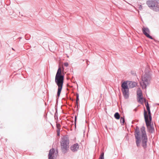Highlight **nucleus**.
I'll list each match as a JSON object with an SVG mask.
<instances>
[{
	"mask_svg": "<svg viewBox=\"0 0 159 159\" xmlns=\"http://www.w3.org/2000/svg\"><path fill=\"white\" fill-rule=\"evenodd\" d=\"M135 136L137 146L138 147L140 145L141 137L142 144L143 147V148H145L147 146L148 139L145 127H142L140 129V132L139 128L137 127H136L135 131Z\"/></svg>",
	"mask_w": 159,
	"mask_h": 159,
	"instance_id": "nucleus-1",
	"label": "nucleus"
},
{
	"mask_svg": "<svg viewBox=\"0 0 159 159\" xmlns=\"http://www.w3.org/2000/svg\"><path fill=\"white\" fill-rule=\"evenodd\" d=\"M150 69L148 66H147L144 70V74L142 77L141 80L140 82V84L143 89H146L150 83L151 77L149 73Z\"/></svg>",
	"mask_w": 159,
	"mask_h": 159,
	"instance_id": "nucleus-2",
	"label": "nucleus"
},
{
	"mask_svg": "<svg viewBox=\"0 0 159 159\" xmlns=\"http://www.w3.org/2000/svg\"><path fill=\"white\" fill-rule=\"evenodd\" d=\"M146 106L148 111V114L147 112L145 110L144 111V116L146 124L149 132L152 133L154 131V128L153 125L151 124L152 117L149 107L148 102L146 104Z\"/></svg>",
	"mask_w": 159,
	"mask_h": 159,
	"instance_id": "nucleus-3",
	"label": "nucleus"
},
{
	"mask_svg": "<svg viewBox=\"0 0 159 159\" xmlns=\"http://www.w3.org/2000/svg\"><path fill=\"white\" fill-rule=\"evenodd\" d=\"M64 80V76L61 75V70L59 67L56 73L55 82L58 86L57 95L59 97L62 89Z\"/></svg>",
	"mask_w": 159,
	"mask_h": 159,
	"instance_id": "nucleus-4",
	"label": "nucleus"
},
{
	"mask_svg": "<svg viewBox=\"0 0 159 159\" xmlns=\"http://www.w3.org/2000/svg\"><path fill=\"white\" fill-rule=\"evenodd\" d=\"M69 144V139L66 137H63L62 139L61 142V148L64 153H66L68 149Z\"/></svg>",
	"mask_w": 159,
	"mask_h": 159,
	"instance_id": "nucleus-5",
	"label": "nucleus"
},
{
	"mask_svg": "<svg viewBox=\"0 0 159 159\" xmlns=\"http://www.w3.org/2000/svg\"><path fill=\"white\" fill-rule=\"evenodd\" d=\"M58 156V151L54 149H51L48 154V159H56Z\"/></svg>",
	"mask_w": 159,
	"mask_h": 159,
	"instance_id": "nucleus-6",
	"label": "nucleus"
},
{
	"mask_svg": "<svg viewBox=\"0 0 159 159\" xmlns=\"http://www.w3.org/2000/svg\"><path fill=\"white\" fill-rule=\"evenodd\" d=\"M157 4H158V0H149L147 2V5L152 10Z\"/></svg>",
	"mask_w": 159,
	"mask_h": 159,
	"instance_id": "nucleus-7",
	"label": "nucleus"
},
{
	"mask_svg": "<svg viewBox=\"0 0 159 159\" xmlns=\"http://www.w3.org/2000/svg\"><path fill=\"white\" fill-rule=\"evenodd\" d=\"M142 31L143 34L146 37L151 39H153L152 37L150 36L149 34L150 33V31L148 28L143 27L142 28Z\"/></svg>",
	"mask_w": 159,
	"mask_h": 159,
	"instance_id": "nucleus-8",
	"label": "nucleus"
},
{
	"mask_svg": "<svg viewBox=\"0 0 159 159\" xmlns=\"http://www.w3.org/2000/svg\"><path fill=\"white\" fill-rule=\"evenodd\" d=\"M79 148V146L78 143H75L72 145L70 147V150L73 152L77 151Z\"/></svg>",
	"mask_w": 159,
	"mask_h": 159,
	"instance_id": "nucleus-9",
	"label": "nucleus"
},
{
	"mask_svg": "<svg viewBox=\"0 0 159 159\" xmlns=\"http://www.w3.org/2000/svg\"><path fill=\"white\" fill-rule=\"evenodd\" d=\"M121 90H129V86L127 81H125L121 84Z\"/></svg>",
	"mask_w": 159,
	"mask_h": 159,
	"instance_id": "nucleus-10",
	"label": "nucleus"
},
{
	"mask_svg": "<svg viewBox=\"0 0 159 159\" xmlns=\"http://www.w3.org/2000/svg\"><path fill=\"white\" fill-rule=\"evenodd\" d=\"M129 87L132 88L135 87L137 85V83L135 82L127 81Z\"/></svg>",
	"mask_w": 159,
	"mask_h": 159,
	"instance_id": "nucleus-11",
	"label": "nucleus"
},
{
	"mask_svg": "<svg viewBox=\"0 0 159 159\" xmlns=\"http://www.w3.org/2000/svg\"><path fill=\"white\" fill-rule=\"evenodd\" d=\"M124 97L125 99H127L129 97V90H122Z\"/></svg>",
	"mask_w": 159,
	"mask_h": 159,
	"instance_id": "nucleus-12",
	"label": "nucleus"
},
{
	"mask_svg": "<svg viewBox=\"0 0 159 159\" xmlns=\"http://www.w3.org/2000/svg\"><path fill=\"white\" fill-rule=\"evenodd\" d=\"M138 98L141 97L143 96L142 92L140 88H138L137 91Z\"/></svg>",
	"mask_w": 159,
	"mask_h": 159,
	"instance_id": "nucleus-13",
	"label": "nucleus"
},
{
	"mask_svg": "<svg viewBox=\"0 0 159 159\" xmlns=\"http://www.w3.org/2000/svg\"><path fill=\"white\" fill-rule=\"evenodd\" d=\"M152 10L156 12L159 11V5H158V4H156L155 7L153 8Z\"/></svg>",
	"mask_w": 159,
	"mask_h": 159,
	"instance_id": "nucleus-14",
	"label": "nucleus"
},
{
	"mask_svg": "<svg viewBox=\"0 0 159 159\" xmlns=\"http://www.w3.org/2000/svg\"><path fill=\"white\" fill-rule=\"evenodd\" d=\"M144 100V99L143 98V96L141 97L138 98V102L141 103H142Z\"/></svg>",
	"mask_w": 159,
	"mask_h": 159,
	"instance_id": "nucleus-15",
	"label": "nucleus"
},
{
	"mask_svg": "<svg viewBox=\"0 0 159 159\" xmlns=\"http://www.w3.org/2000/svg\"><path fill=\"white\" fill-rule=\"evenodd\" d=\"M114 117L116 119H119L120 118V116L118 112H116L114 115Z\"/></svg>",
	"mask_w": 159,
	"mask_h": 159,
	"instance_id": "nucleus-16",
	"label": "nucleus"
},
{
	"mask_svg": "<svg viewBox=\"0 0 159 159\" xmlns=\"http://www.w3.org/2000/svg\"><path fill=\"white\" fill-rule=\"evenodd\" d=\"M60 127V125L59 124L57 123V132L58 133V132H60V129L59 128Z\"/></svg>",
	"mask_w": 159,
	"mask_h": 159,
	"instance_id": "nucleus-17",
	"label": "nucleus"
},
{
	"mask_svg": "<svg viewBox=\"0 0 159 159\" xmlns=\"http://www.w3.org/2000/svg\"><path fill=\"white\" fill-rule=\"evenodd\" d=\"M120 122L122 124H124L125 122V119L123 117H121L120 119Z\"/></svg>",
	"mask_w": 159,
	"mask_h": 159,
	"instance_id": "nucleus-18",
	"label": "nucleus"
},
{
	"mask_svg": "<svg viewBox=\"0 0 159 159\" xmlns=\"http://www.w3.org/2000/svg\"><path fill=\"white\" fill-rule=\"evenodd\" d=\"M99 159H104V153L102 152L101 153Z\"/></svg>",
	"mask_w": 159,
	"mask_h": 159,
	"instance_id": "nucleus-19",
	"label": "nucleus"
},
{
	"mask_svg": "<svg viewBox=\"0 0 159 159\" xmlns=\"http://www.w3.org/2000/svg\"><path fill=\"white\" fill-rule=\"evenodd\" d=\"M79 95L78 94H76V103L77 104V102L79 100Z\"/></svg>",
	"mask_w": 159,
	"mask_h": 159,
	"instance_id": "nucleus-20",
	"label": "nucleus"
},
{
	"mask_svg": "<svg viewBox=\"0 0 159 159\" xmlns=\"http://www.w3.org/2000/svg\"><path fill=\"white\" fill-rule=\"evenodd\" d=\"M64 64V66L66 67L68 66L69 65L68 63L67 62L65 63Z\"/></svg>",
	"mask_w": 159,
	"mask_h": 159,
	"instance_id": "nucleus-21",
	"label": "nucleus"
},
{
	"mask_svg": "<svg viewBox=\"0 0 159 159\" xmlns=\"http://www.w3.org/2000/svg\"><path fill=\"white\" fill-rule=\"evenodd\" d=\"M142 8V6L141 5H140L139 7V9L140 10H141Z\"/></svg>",
	"mask_w": 159,
	"mask_h": 159,
	"instance_id": "nucleus-22",
	"label": "nucleus"
},
{
	"mask_svg": "<svg viewBox=\"0 0 159 159\" xmlns=\"http://www.w3.org/2000/svg\"><path fill=\"white\" fill-rule=\"evenodd\" d=\"M76 117L75 116V122H76Z\"/></svg>",
	"mask_w": 159,
	"mask_h": 159,
	"instance_id": "nucleus-23",
	"label": "nucleus"
},
{
	"mask_svg": "<svg viewBox=\"0 0 159 159\" xmlns=\"http://www.w3.org/2000/svg\"><path fill=\"white\" fill-rule=\"evenodd\" d=\"M57 135H59V132H58V133H57Z\"/></svg>",
	"mask_w": 159,
	"mask_h": 159,
	"instance_id": "nucleus-24",
	"label": "nucleus"
}]
</instances>
